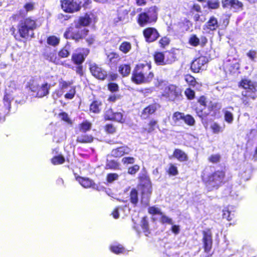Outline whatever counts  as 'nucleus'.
Masks as SVG:
<instances>
[{
	"instance_id": "bf43d9fd",
	"label": "nucleus",
	"mask_w": 257,
	"mask_h": 257,
	"mask_svg": "<svg viewBox=\"0 0 257 257\" xmlns=\"http://www.w3.org/2000/svg\"><path fill=\"white\" fill-rule=\"evenodd\" d=\"M224 118L226 122L231 123L233 120V115L232 113L228 110L224 111Z\"/></svg>"
},
{
	"instance_id": "7c9ffc66",
	"label": "nucleus",
	"mask_w": 257,
	"mask_h": 257,
	"mask_svg": "<svg viewBox=\"0 0 257 257\" xmlns=\"http://www.w3.org/2000/svg\"><path fill=\"white\" fill-rule=\"evenodd\" d=\"M173 156L180 162H186L188 160L187 155L179 149L174 150Z\"/></svg>"
},
{
	"instance_id": "b1692460",
	"label": "nucleus",
	"mask_w": 257,
	"mask_h": 257,
	"mask_svg": "<svg viewBox=\"0 0 257 257\" xmlns=\"http://www.w3.org/2000/svg\"><path fill=\"white\" fill-rule=\"evenodd\" d=\"M202 13V9L200 5L194 3L190 7L189 15L193 17V20L195 22H198L200 19L199 13Z\"/></svg>"
},
{
	"instance_id": "8fccbe9b",
	"label": "nucleus",
	"mask_w": 257,
	"mask_h": 257,
	"mask_svg": "<svg viewBox=\"0 0 257 257\" xmlns=\"http://www.w3.org/2000/svg\"><path fill=\"white\" fill-rule=\"evenodd\" d=\"M148 213L152 215H162V212L161 211L160 209L156 206H150L148 208Z\"/></svg>"
},
{
	"instance_id": "a878e982",
	"label": "nucleus",
	"mask_w": 257,
	"mask_h": 257,
	"mask_svg": "<svg viewBox=\"0 0 257 257\" xmlns=\"http://www.w3.org/2000/svg\"><path fill=\"white\" fill-rule=\"evenodd\" d=\"M138 187L141 191L142 197L150 198L152 192V183L139 184Z\"/></svg>"
},
{
	"instance_id": "72a5a7b5",
	"label": "nucleus",
	"mask_w": 257,
	"mask_h": 257,
	"mask_svg": "<svg viewBox=\"0 0 257 257\" xmlns=\"http://www.w3.org/2000/svg\"><path fill=\"white\" fill-rule=\"evenodd\" d=\"M129 200L134 207L137 206L139 202V193L136 188L132 189L130 192Z\"/></svg>"
},
{
	"instance_id": "603ef678",
	"label": "nucleus",
	"mask_w": 257,
	"mask_h": 257,
	"mask_svg": "<svg viewBox=\"0 0 257 257\" xmlns=\"http://www.w3.org/2000/svg\"><path fill=\"white\" fill-rule=\"evenodd\" d=\"M184 94L188 100H193L195 97V91L190 87L185 90Z\"/></svg>"
},
{
	"instance_id": "f704fd0d",
	"label": "nucleus",
	"mask_w": 257,
	"mask_h": 257,
	"mask_svg": "<svg viewBox=\"0 0 257 257\" xmlns=\"http://www.w3.org/2000/svg\"><path fill=\"white\" fill-rule=\"evenodd\" d=\"M93 137L91 135L82 134L77 137L76 142L80 144H89L93 142Z\"/></svg>"
},
{
	"instance_id": "f257e3e1",
	"label": "nucleus",
	"mask_w": 257,
	"mask_h": 257,
	"mask_svg": "<svg viewBox=\"0 0 257 257\" xmlns=\"http://www.w3.org/2000/svg\"><path fill=\"white\" fill-rule=\"evenodd\" d=\"M92 22L90 15L86 13L83 16L79 17L77 23L74 26L68 27L65 31L63 36L66 39L73 40L75 43L85 39L88 46L92 45L95 41L93 35L86 37L88 35L89 30L85 28L89 26Z\"/></svg>"
},
{
	"instance_id": "f8f14e48",
	"label": "nucleus",
	"mask_w": 257,
	"mask_h": 257,
	"mask_svg": "<svg viewBox=\"0 0 257 257\" xmlns=\"http://www.w3.org/2000/svg\"><path fill=\"white\" fill-rule=\"evenodd\" d=\"M28 87L31 92L35 94L36 97L42 98L49 94L50 85L45 83L40 86L37 83L33 81L31 83H29Z\"/></svg>"
},
{
	"instance_id": "2f4dec72",
	"label": "nucleus",
	"mask_w": 257,
	"mask_h": 257,
	"mask_svg": "<svg viewBox=\"0 0 257 257\" xmlns=\"http://www.w3.org/2000/svg\"><path fill=\"white\" fill-rule=\"evenodd\" d=\"M221 108V105L217 102H212L210 101L207 107L208 113L212 112V115L215 116L219 113V111Z\"/></svg>"
},
{
	"instance_id": "052dcab7",
	"label": "nucleus",
	"mask_w": 257,
	"mask_h": 257,
	"mask_svg": "<svg viewBox=\"0 0 257 257\" xmlns=\"http://www.w3.org/2000/svg\"><path fill=\"white\" fill-rule=\"evenodd\" d=\"M125 118L123 117V114L120 112H115L113 119V121H115L121 123L125 122Z\"/></svg>"
},
{
	"instance_id": "aec40b11",
	"label": "nucleus",
	"mask_w": 257,
	"mask_h": 257,
	"mask_svg": "<svg viewBox=\"0 0 257 257\" xmlns=\"http://www.w3.org/2000/svg\"><path fill=\"white\" fill-rule=\"evenodd\" d=\"M131 149L126 145L121 146L113 149L110 153L112 157L120 158L125 155H128Z\"/></svg>"
},
{
	"instance_id": "e433bc0d",
	"label": "nucleus",
	"mask_w": 257,
	"mask_h": 257,
	"mask_svg": "<svg viewBox=\"0 0 257 257\" xmlns=\"http://www.w3.org/2000/svg\"><path fill=\"white\" fill-rule=\"evenodd\" d=\"M79 132L85 133L89 131L92 127V123L87 120H84L78 124Z\"/></svg>"
},
{
	"instance_id": "69168bd1",
	"label": "nucleus",
	"mask_w": 257,
	"mask_h": 257,
	"mask_svg": "<svg viewBox=\"0 0 257 257\" xmlns=\"http://www.w3.org/2000/svg\"><path fill=\"white\" fill-rule=\"evenodd\" d=\"M114 113L111 108L108 109L104 114V119L106 120H113Z\"/></svg>"
},
{
	"instance_id": "6ab92c4d",
	"label": "nucleus",
	"mask_w": 257,
	"mask_h": 257,
	"mask_svg": "<svg viewBox=\"0 0 257 257\" xmlns=\"http://www.w3.org/2000/svg\"><path fill=\"white\" fill-rule=\"evenodd\" d=\"M161 105L157 102L149 104L142 110L140 115L141 118L142 119H147L150 118L152 115L156 112L158 109L161 108Z\"/></svg>"
},
{
	"instance_id": "de8ad7c7",
	"label": "nucleus",
	"mask_w": 257,
	"mask_h": 257,
	"mask_svg": "<svg viewBox=\"0 0 257 257\" xmlns=\"http://www.w3.org/2000/svg\"><path fill=\"white\" fill-rule=\"evenodd\" d=\"M170 43V39L167 36L162 37L159 41V44L162 49H165Z\"/></svg>"
},
{
	"instance_id": "79ce46f5",
	"label": "nucleus",
	"mask_w": 257,
	"mask_h": 257,
	"mask_svg": "<svg viewBox=\"0 0 257 257\" xmlns=\"http://www.w3.org/2000/svg\"><path fill=\"white\" fill-rule=\"evenodd\" d=\"M65 162V158L62 155L55 156L51 159V162L54 165H61L63 164Z\"/></svg>"
},
{
	"instance_id": "774afa93",
	"label": "nucleus",
	"mask_w": 257,
	"mask_h": 257,
	"mask_svg": "<svg viewBox=\"0 0 257 257\" xmlns=\"http://www.w3.org/2000/svg\"><path fill=\"white\" fill-rule=\"evenodd\" d=\"M118 178V175L116 173H108L106 176V181L108 183H111L116 180Z\"/></svg>"
},
{
	"instance_id": "6e6d98bb",
	"label": "nucleus",
	"mask_w": 257,
	"mask_h": 257,
	"mask_svg": "<svg viewBox=\"0 0 257 257\" xmlns=\"http://www.w3.org/2000/svg\"><path fill=\"white\" fill-rule=\"evenodd\" d=\"M207 6L209 9H217L220 7V3L218 0L215 1H207Z\"/></svg>"
},
{
	"instance_id": "c03bdc74",
	"label": "nucleus",
	"mask_w": 257,
	"mask_h": 257,
	"mask_svg": "<svg viewBox=\"0 0 257 257\" xmlns=\"http://www.w3.org/2000/svg\"><path fill=\"white\" fill-rule=\"evenodd\" d=\"M185 80L189 85L193 87H195L198 84L195 78L191 74H186L185 76Z\"/></svg>"
},
{
	"instance_id": "ddd939ff",
	"label": "nucleus",
	"mask_w": 257,
	"mask_h": 257,
	"mask_svg": "<svg viewBox=\"0 0 257 257\" xmlns=\"http://www.w3.org/2000/svg\"><path fill=\"white\" fill-rule=\"evenodd\" d=\"M172 119L175 125H178L181 120H183L187 125L192 126L195 125V120L194 117L189 114H185L180 111L174 112L172 116Z\"/></svg>"
},
{
	"instance_id": "1a4fd4ad",
	"label": "nucleus",
	"mask_w": 257,
	"mask_h": 257,
	"mask_svg": "<svg viewBox=\"0 0 257 257\" xmlns=\"http://www.w3.org/2000/svg\"><path fill=\"white\" fill-rule=\"evenodd\" d=\"M89 4V0H62L61 6L63 11L68 13H73L79 11L82 7H85Z\"/></svg>"
},
{
	"instance_id": "864d4df0",
	"label": "nucleus",
	"mask_w": 257,
	"mask_h": 257,
	"mask_svg": "<svg viewBox=\"0 0 257 257\" xmlns=\"http://www.w3.org/2000/svg\"><path fill=\"white\" fill-rule=\"evenodd\" d=\"M138 179L140 181L139 184H147L148 183H152L150 177L146 174L139 175Z\"/></svg>"
},
{
	"instance_id": "2eb2a0df",
	"label": "nucleus",
	"mask_w": 257,
	"mask_h": 257,
	"mask_svg": "<svg viewBox=\"0 0 257 257\" xmlns=\"http://www.w3.org/2000/svg\"><path fill=\"white\" fill-rule=\"evenodd\" d=\"M142 34L145 41L148 43L156 41L160 37L159 31L153 27L145 28L143 29Z\"/></svg>"
},
{
	"instance_id": "49530a36",
	"label": "nucleus",
	"mask_w": 257,
	"mask_h": 257,
	"mask_svg": "<svg viewBox=\"0 0 257 257\" xmlns=\"http://www.w3.org/2000/svg\"><path fill=\"white\" fill-rule=\"evenodd\" d=\"M47 43L49 45L56 46L60 43V40L55 36H50L47 39Z\"/></svg>"
},
{
	"instance_id": "cd10ccee",
	"label": "nucleus",
	"mask_w": 257,
	"mask_h": 257,
	"mask_svg": "<svg viewBox=\"0 0 257 257\" xmlns=\"http://www.w3.org/2000/svg\"><path fill=\"white\" fill-rule=\"evenodd\" d=\"M121 59L120 55L116 52L112 51L107 55V60L110 65H116Z\"/></svg>"
},
{
	"instance_id": "13d9d810",
	"label": "nucleus",
	"mask_w": 257,
	"mask_h": 257,
	"mask_svg": "<svg viewBox=\"0 0 257 257\" xmlns=\"http://www.w3.org/2000/svg\"><path fill=\"white\" fill-rule=\"evenodd\" d=\"M243 4L238 0H233V4L231 6V9L235 10V12L241 11L243 10Z\"/></svg>"
},
{
	"instance_id": "39448f33",
	"label": "nucleus",
	"mask_w": 257,
	"mask_h": 257,
	"mask_svg": "<svg viewBox=\"0 0 257 257\" xmlns=\"http://www.w3.org/2000/svg\"><path fill=\"white\" fill-rule=\"evenodd\" d=\"M238 87L244 90L241 92L242 103L245 106H249V100H254L256 97L255 93L257 91V82L244 78L238 82Z\"/></svg>"
},
{
	"instance_id": "c85d7f7f",
	"label": "nucleus",
	"mask_w": 257,
	"mask_h": 257,
	"mask_svg": "<svg viewBox=\"0 0 257 257\" xmlns=\"http://www.w3.org/2000/svg\"><path fill=\"white\" fill-rule=\"evenodd\" d=\"M155 63L157 65H165L167 64L165 59V55L162 52L156 51L153 55Z\"/></svg>"
},
{
	"instance_id": "412c9836",
	"label": "nucleus",
	"mask_w": 257,
	"mask_h": 257,
	"mask_svg": "<svg viewBox=\"0 0 257 257\" xmlns=\"http://www.w3.org/2000/svg\"><path fill=\"white\" fill-rule=\"evenodd\" d=\"M156 129H160L158 121L154 118L149 119L145 126L142 127V133L151 134L155 132Z\"/></svg>"
},
{
	"instance_id": "ea45409f",
	"label": "nucleus",
	"mask_w": 257,
	"mask_h": 257,
	"mask_svg": "<svg viewBox=\"0 0 257 257\" xmlns=\"http://www.w3.org/2000/svg\"><path fill=\"white\" fill-rule=\"evenodd\" d=\"M225 127V124L221 126L217 122H214L210 125V129L212 133L214 134H218L222 133L224 131Z\"/></svg>"
},
{
	"instance_id": "e2e57ef3",
	"label": "nucleus",
	"mask_w": 257,
	"mask_h": 257,
	"mask_svg": "<svg viewBox=\"0 0 257 257\" xmlns=\"http://www.w3.org/2000/svg\"><path fill=\"white\" fill-rule=\"evenodd\" d=\"M140 169V167L139 165L137 164L134 165L127 168V173L132 175H134L139 171Z\"/></svg>"
},
{
	"instance_id": "0eeeda50",
	"label": "nucleus",
	"mask_w": 257,
	"mask_h": 257,
	"mask_svg": "<svg viewBox=\"0 0 257 257\" xmlns=\"http://www.w3.org/2000/svg\"><path fill=\"white\" fill-rule=\"evenodd\" d=\"M79 49L80 50V52H75L72 54L71 61L73 64L76 65L74 70L76 74L80 76H82L84 75L82 64L89 55L90 50L87 48H81Z\"/></svg>"
},
{
	"instance_id": "0e129e2a",
	"label": "nucleus",
	"mask_w": 257,
	"mask_h": 257,
	"mask_svg": "<svg viewBox=\"0 0 257 257\" xmlns=\"http://www.w3.org/2000/svg\"><path fill=\"white\" fill-rule=\"evenodd\" d=\"M58 116L61 118V119L69 124H72V122L69 117L68 114L66 112H61L58 114Z\"/></svg>"
},
{
	"instance_id": "4be33fe9",
	"label": "nucleus",
	"mask_w": 257,
	"mask_h": 257,
	"mask_svg": "<svg viewBox=\"0 0 257 257\" xmlns=\"http://www.w3.org/2000/svg\"><path fill=\"white\" fill-rule=\"evenodd\" d=\"M219 27V24L217 18L214 16H211L209 18L208 21L203 26V29L207 32H213L217 30Z\"/></svg>"
},
{
	"instance_id": "5fc2aeb1",
	"label": "nucleus",
	"mask_w": 257,
	"mask_h": 257,
	"mask_svg": "<svg viewBox=\"0 0 257 257\" xmlns=\"http://www.w3.org/2000/svg\"><path fill=\"white\" fill-rule=\"evenodd\" d=\"M189 43L193 47H197L200 44V40L196 35H192L189 39Z\"/></svg>"
},
{
	"instance_id": "a211bd4d",
	"label": "nucleus",
	"mask_w": 257,
	"mask_h": 257,
	"mask_svg": "<svg viewBox=\"0 0 257 257\" xmlns=\"http://www.w3.org/2000/svg\"><path fill=\"white\" fill-rule=\"evenodd\" d=\"M202 243L204 252L209 253L212 248L213 239L212 234L210 229L202 231Z\"/></svg>"
},
{
	"instance_id": "680f3d73",
	"label": "nucleus",
	"mask_w": 257,
	"mask_h": 257,
	"mask_svg": "<svg viewBox=\"0 0 257 257\" xmlns=\"http://www.w3.org/2000/svg\"><path fill=\"white\" fill-rule=\"evenodd\" d=\"M135 162V158L133 157H124L121 159V163L124 165L134 164Z\"/></svg>"
},
{
	"instance_id": "9d476101",
	"label": "nucleus",
	"mask_w": 257,
	"mask_h": 257,
	"mask_svg": "<svg viewBox=\"0 0 257 257\" xmlns=\"http://www.w3.org/2000/svg\"><path fill=\"white\" fill-rule=\"evenodd\" d=\"M207 98L205 95H201L197 98L196 101L191 103V107L196 115L201 118L207 117L209 113L205 111L207 107Z\"/></svg>"
},
{
	"instance_id": "5701e85b",
	"label": "nucleus",
	"mask_w": 257,
	"mask_h": 257,
	"mask_svg": "<svg viewBox=\"0 0 257 257\" xmlns=\"http://www.w3.org/2000/svg\"><path fill=\"white\" fill-rule=\"evenodd\" d=\"M128 11L124 9H118L117 11V16L113 20V23L116 25L119 23H122L128 18Z\"/></svg>"
},
{
	"instance_id": "393cba45",
	"label": "nucleus",
	"mask_w": 257,
	"mask_h": 257,
	"mask_svg": "<svg viewBox=\"0 0 257 257\" xmlns=\"http://www.w3.org/2000/svg\"><path fill=\"white\" fill-rule=\"evenodd\" d=\"M75 179L84 188H88L92 187L93 188H96L95 184L93 180L90 179L88 178L82 177L79 176H75Z\"/></svg>"
},
{
	"instance_id": "09e8293b",
	"label": "nucleus",
	"mask_w": 257,
	"mask_h": 257,
	"mask_svg": "<svg viewBox=\"0 0 257 257\" xmlns=\"http://www.w3.org/2000/svg\"><path fill=\"white\" fill-rule=\"evenodd\" d=\"M107 88L108 91L111 93H115L119 91L118 85L114 82H110L107 84Z\"/></svg>"
},
{
	"instance_id": "3c124183",
	"label": "nucleus",
	"mask_w": 257,
	"mask_h": 257,
	"mask_svg": "<svg viewBox=\"0 0 257 257\" xmlns=\"http://www.w3.org/2000/svg\"><path fill=\"white\" fill-rule=\"evenodd\" d=\"M221 160V156L219 154H212L208 158L209 162L212 164H217L220 162Z\"/></svg>"
},
{
	"instance_id": "a19ab883",
	"label": "nucleus",
	"mask_w": 257,
	"mask_h": 257,
	"mask_svg": "<svg viewBox=\"0 0 257 257\" xmlns=\"http://www.w3.org/2000/svg\"><path fill=\"white\" fill-rule=\"evenodd\" d=\"M109 249L112 252L116 254L123 253L125 252V248L120 244L111 245L109 246Z\"/></svg>"
},
{
	"instance_id": "c756f323",
	"label": "nucleus",
	"mask_w": 257,
	"mask_h": 257,
	"mask_svg": "<svg viewBox=\"0 0 257 257\" xmlns=\"http://www.w3.org/2000/svg\"><path fill=\"white\" fill-rule=\"evenodd\" d=\"M131 67L128 63L121 64L118 67V72L122 77H127L131 73Z\"/></svg>"
},
{
	"instance_id": "423d86ee",
	"label": "nucleus",
	"mask_w": 257,
	"mask_h": 257,
	"mask_svg": "<svg viewBox=\"0 0 257 257\" xmlns=\"http://www.w3.org/2000/svg\"><path fill=\"white\" fill-rule=\"evenodd\" d=\"M37 19L28 17L21 21L18 26V31L22 38L28 39L34 37V31L37 28Z\"/></svg>"
},
{
	"instance_id": "a18cd8bd",
	"label": "nucleus",
	"mask_w": 257,
	"mask_h": 257,
	"mask_svg": "<svg viewBox=\"0 0 257 257\" xmlns=\"http://www.w3.org/2000/svg\"><path fill=\"white\" fill-rule=\"evenodd\" d=\"M167 52L168 53V56L166 60L167 64H171L173 62H174L177 59L175 50L169 51Z\"/></svg>"
},
{
	"instance_id": "c9c22d12",
	"label": "nucleus",
	"mask_w": 257,
	"mask_h": 257,
	"mask_svg": "<svg viewBox=\"0 0 257 257\" xmlns=\"http://www.w3.org/2000/svg\"><path fill=\"white\" fill-rule=\"evenodd\" d=\"M239 68V64L238 62H229L225 65L224 69L226 72L230 74L235 73Z\"/></svg>"
},
{
	"instance_id": "338daca9",
	"label": "nucleus",
	"mask_w": 257,
	"mask_h": 257,
	"mask_svg": "<svg viewBox=\"0 0 257 257\" xmlns=\"http://www.w3.org/2000/svg\"><path fill=\"white\" fill-rule=\"evenodd\" d=\"M106 166L108 169H116L119 166V163L115 160H111L107 162Z\"/></svg>"
},
{
	"instance_id": "20e7f679",
	"label": "nucleus",
	"mask_w": 257,
	"mask_h": 257,
	"mask_svg": "<svg viewBox=\"0 0 257 257\" xmlns=\"http://www.w3.org/2000/svg\"><path fill=\"white\" fill-rule=\"evenodd\" d=\"M137 11L139 14L136 18L137 23L140 27L154 25L158 20V8L156 6H151L145 8H139Z\"/></svg>"
},
{
	"instance_id": "dca6fc26",
	"label": "nucleus",
	"mask_w": 257,
	"mask_h": 257,
	"mask_svg": "<svg viewBox=\"0 0 257 257\" xmlns=\"http://www.w3.org/2000/svg\"><path fill=\"white\" fill-rule=\"evenodd\" d=\"M89 69L91 75L98 80L103 81L107 78V71L96 63L91 64Z\"/></svg>"
},
{
	"instance_id": "f3484780",
	"label": "nucleus",
	"mask_w": 257,
	"mask_h": 257,
	"mask_svg": "<svg viewBox=\"0 0 257 257\" xmlns=\"http://www.w3.org/2000/svg\"><path fill=\"white\" fill-rule=\"evenodd\" d=\"M72 84V81H66L62 79L59 81V89L62 91L70 87L69 91L64 95V97L66 99H72L76 94V86H71Z\"/></svg>"
},
{
	"instance_id": "4c0bfd02",
	"label": "nucleus",
	"mask_w": 257,
	"mask_h": 257,
	"mask_svg": "<svg viewBox=\"0 0 257 257\" xmlns=\"http://www.w3.org/2000/svg\"><path fill=\"white\" fill-rule=\"evenodd\" d=\"M131 43L128 41H123L119 46V50L123 54H126L132 50Z\"/></svg>"
},
{
	"instance_id": "f03ea898",
	"label": "nucleus",
	"mask_w": 257,
	"mask_h": 257,
	"mask_svg": "<svg viewBox=\"0 0 257 257\" xmlns=\"http://www.w3.org/2000/svg\"><path fill=\"white\" fill-rule=\"evenodd\" d=\"M154 77L151 62H149L135 65L132 73L131 80L136 84H141L150 83Z\"/></svg>"
},
{
	"instance_id": "37998d69",
	"label": "nucleus",
	"mask_w": 257,
	"mask_h": 257,
	"mask_svg": "<svg viewBox=\"0 0 257 257\" xmlns=\"http://www.w3.org/2000/svg\"><path fill=\"white\" fill-rule=\"evenodd\" d=\"M166 172L169 176H175L179 174L177 167L175 164L172 163L169 164V167Z\"/></svg>"
},
{
	"instance_id": "6e6552de",
	"label": "nucleus",
	"mask_w": 257,
	"mask_h": 257,
	"mask_svg": "<svg viewBox=\"0 0 257 257\" xmlns=\"http://www.w3.org/2000/svg\"><path fill=\"white\" fill-rule=\"evenodd\" d=\"M161 96L168 101L174 102L182 99V91L176 85L170 84L165 87L164 91L161 94Z\"/></svg>"
},
{
	"instance_id": "58836bf2",
	"label": "nucleus",
	"mask_w": 257,
	"mask_h": 257,
	"mask_svg": "<svg viewBox=\"0 0 257 257\" xmlns=\"http://www.w3.org/2000/svg\"><path fill=\"white\" fill-rule=\"evenodd\" d=\"M13 97L10 93L5 92L3 97V103L5 109L10 111L11 108V101Z\"/></svg>"
},
{
	"instance_id": "4d7b16f0",
	"label": "nucleus",
	"mask_w": 257,
	"mask_h": 257,
	"mask_svg": "<svg viewBox=\"0 0 257 257\" xmlns=\"http://www.w3.org/2000/svg\"><path fill=\"white\" fill-rule=\"evenodd\" d=\"M104 131L107 134H113L116 132V127L112 123H107L104 126Z\"/></svg>"
},
{
	"instance_id": "9b49d317",
	"label": "nucleus",
	"mask_w": 257,
	"mask_h": 257,
	"mask_svg": "<svg viewBox=\"0 0 257 257\" xmlns=\"http://www.w3.org/2000/svg\"><path fill=\"white\" fill-rule=\"evenodd\" d=\"M209 62L207 56L200 55L195 58L190 63V70L195 73H198L205 70Z\"/></svg>"
},
{
	"instance_id": "bb28decb",
	"label": "nucleus",
	"mask_w": 257,
	"mask_h": 257,
	"mask_svg": "<svg viewBox=\"0 0 257 257\" xmlns=\"http://www.w3.org/2000/svg\"><path fill=\"white\" fill-rule=\"evenodd\" d=\"M102 102L98 99H94L89 105V110L90 113L98 114L101 112Z\"/></svg>"
},
{
	"instance_id": "473e14b6",
	"label": "nucleus",
	"mask_w": 257,
	"mask_h": 257,
	"mask_svg": "<svg viewBox=\"0 0 257 257\" xmlns=\"http://www.w3.org/2000/svg\"><path fill=\"white\" fill-rule=\"evenodd\" d=\"M140 225L145 234L146 236H148L150 234L151 231L149 228V222L147 216H144L141 218Z\"/></svg>"
},
{
	"instance_id": "4468645a",
	"label": "nucleus",
	"mask_w": 257,
	"mask_h": 257,
	"mask_svg": "<svg viewBox=\"0 0 257 257\" xmlns=\"http://www.w3.org/2000/svg\"><path fill=\"white\" fill-rule=\"evenodd\" d=\"M70 55V52L65 48H62L57 53L55 51L49 53L48 58L49 61L56 65H63L61 59L66 58Z\"/></svg>"
},
{
	"instance_id": "7ed1b4c3",
	"label": "nucleus",
	"mask_w": 257,
	"mask_h": 257,
	"mask_svg": "<svg viewBox=\"0 0 257 257\" xmlns=\"http://www.w3.org/2000/svg\"><path fill=\"white\" fill-rule=\"evenodd\" d=\"M226 172L223 170H217L214 172L201 175L202 181L208 191L218 189L226 183Z\"/></svg>"
}]
</instances>
